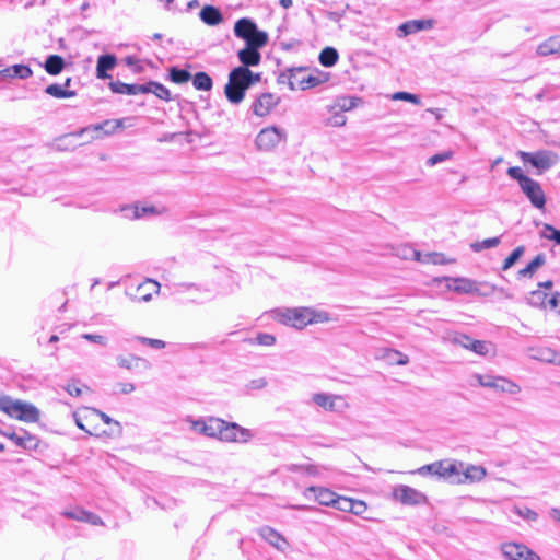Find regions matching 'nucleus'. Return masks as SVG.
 Segmentation results:
<instances>
[{
  "label": "nucleus",
  "instance_id": "12",
  "mask_svg": "<svg viewBox=\"0 0 560 560\" xmlns=\"http://www.w3.org/2000/svg\"><path fill=\"white\" fill-rule=\"evenodd\" d=\"M502 553L508 560H541L537 553L521 544H503Z\"/></svg>",
  "mask_w": 560,
  "mask_h": 560
},
{
  "label": "nucleus",
  "instance_id": "1",
  "mask_svg": "<svg viewBox=\"0 0 560 560\" xmlns=\"http://www.w3.org/2000/svg\"><path fill=\"white\" fill-rule=\"evenodd\" d=\"M261 80V73H255L245 67H235L229 73L228 83L224 86V94L232 104H240L246 91Z\"/></svg>",
  "mask_w": 560,
  "mask_h": 560
},
{
  "label": "nucleus",
  "instance_id": "45",
  "mask_svg": "<svg viewBox=\"0 0 560 560\" xmlns=\"http://www.w3.org/2000/svg\"><path fill=\"white\" fill-rule=\"evenodd\" d=\"M500 242H501V238L499 236L491 237V238H486L481 242H475L470 245V247L474 252L479 253L483 249H488V248L498 246L500 244Z\"/></svg>",
  "mask_w": 560,
  "mask_h": 560
},
{
  "label": "nucleus",
  "instance_id": "9",
  "mask_svg": "<svg viewBox=\"0 0 560 560\" xmlns=\"http://www.w3.org/2000/svg\"><path fill=\"white\" fill-rule=\"evenodd\" d=\"M393 498L405 505H419L427 502V495L419 490L406 485H398L393 488Z\"/></svg>",
  "mask_w": 560,
  "mask_h": 560
},
{
  "label": "nucleus",
  "instance_id": "41",
  "mask_svg": "<svg viewBox=\"0 0 560 560\" xmlns=\"http://www.w3.org/2000/svg\"><path fill=\"white\" fill-rule=\"evenodd\" d=\"M362 103V98L355 96H342L337 98L335 107L342 112H349L359 106Z\"/></svg>",
  "mask_w": 560,
  "mask_h": 560
},
{
  "label": "nucleus",
  "instance_id": "52",
  "mask_svg": "<svg viewBox=\"0 0 560 560\" xmlns=\"http://www.w3.org/2000/svg\"><path fill=\"white\" fill-rule=\"evenodd\" d=\"M393 100L395 101H407L412 104L419 105L421 103L420 97L416 94L409 92H396L393 95Z\"/></svg>",
  "mask_w": 560,
  "mask_h": 560
},
{
  "label": "nucleus",
  "instance_id": "14",
  "mask_svg": "<svg viewBox=\"0 0 560 560\" xmlns=\"http://www.w3.org/2000/svg\"><path fill=\"white\" fill-rule=\"evenodd\" d=\"M223 421L220 418H209L207 420H194L191 421V428L194 431L201 433L209 438H217L219 439L220 434L222 433V425Z\"/></svg>",
  "mask_w": 560,
  "mask_h": 560
},
{
  "label": "nucleus",
  "instance_id": "44",
  "mask_svg": "<svg viewBox=\"0 0 560 560\" xmlns=\"http://www.w3.org/2000/svg\"><path fill=\"white\" fill-rule=\"evenodd\" d=\"M453 260L447 259L444 254L430 252L424 253L423 264H432V265H446L452 262Z\"/></svg>",
  "mask_w": 560,
  "mask_h": 560
},
{
  "label": "nucleus",
  "instance_id": "60",
  "mask_svg": "<svg viewBox=\"0 0 560 560\" xmlns=\"http://www.w3.org/2000/svg\"><path fill=\"white\" fill-rule=\"evenodd\" d=\"M406 252L408 253H405L404 254V257L405 258H412L413 260L416 261H419V262H422L423 264V259H424V254L419 252V250H416L413 248H406L405 249Z\"/></svg>",
  "mask_w": 560,
  "mask_h": 560
},
{
  "label": "nucleus",
  "instance_id": "2",
  "mask_svg": "<svg viewBox=\"0 0 560 560\" xmlns=\"http://www.w3.org/2000/svg\"><path fill=\"white\" fill-rule=\"evenodd\" d=\"M0 410L9 417L24 422H36L39 419V410L34 405L13 399L8 395L0 396Z\"/></svg>",
  "mask_w": 560,
  "mask_h": 560
},
{
  "label": "nucleus",
  "instance_id": "35",
  "mask_svg": "<svg viewBox=\"0 0 560 560\" xmlns=\"http://www.w3.org/2000/svg\"><path fill=\"white\" fill-rule=\"evenodd\" d=\"M190 80H192V85L198 91H210L213 86L211 77L203 71L197 72Z\"/></svg>",
  "mask_w": 560,
  "mask_h": 560
},
{
  "label": "nucleus",
  "instance_id": "32",
  "mask_svg": "<svg viewBox=\"0 0 560 560\" xmlns=\"http://www.w3.org/2000/svg\"><path fill=\"white\" fill-rule=\"evenodd\" d=\"M259 535L262 539H265L266 541H268L271 546L278 548V549H281L279 542L280 541H285L283 536L278 533L276 529L269 527V526H262L260 529H259Z\"/></svg>",
  "mask_w": 560,
  "mask_h": 560
},
{
  "label": "nucleus",
  "instance_id": "54",
  "mask_svg": "<svg viewBox=\"0 0 560 560\" xmlns=\"http://www.w3.org/2000/svg\"><path fill=\"white\" fill-rule=\"evenodd\" d=\"M534 357L540 361L553 363V362H556V358L558 357V354L550 349H542V350H539V353Z\"/></svg>",
  "mask_w": 560,
  "mask_h": 560
},
{
  "label": "nucleus",
  "instance_id": "51",
  "mask_svg": "<svg viewBox=\"0 0 560 560\" xmlns=\"http://www.w3.org/2000/svg\"><path fill=\"white\" fill-rule=\"evenodd\" d=\"M352 500L353 499H350V498H347V497L337 495V499L335 501L334 508L339 510V511H342V512L351 513Z\"/></svg>",
  "mask_w": 560,
  "mask_h": 560
},
{
  "label": "nucleus",
  "instance_id": "58",
  "mask_svg": "<svg viewBox=\"0 0 560 560\" xmlns=\"http://www.w3.org/2000/svg\"><path fill=\"white\" fill-rule=\"evenodd\" d=\"M83 339L90 341V342H93V343H97V345H102V346H105L106 342H107V339L106 337L102 336V335H96V334H83L81 336Z\"/></svg>",
  "mask_w": 560,
  "mask_h": 560
},
{
  "label": "nucleus",
  "instance_id": "18",
  "mask_svg": "<svg viewBox=\"0 0 560 560\" xmlns=\"http://www.w3.org/2000/svg\"><path fill=\"white\" fill-rule=\"evenodd\" d=\"M455 342L465 349H469L476 354L486 355L491 347L490 342L482 340H475L467 335H459L455 339Z\"/></svg>",
  "mask_w": 560,
  "mask_h": 560
},
{
  "label": "nucleus",
  "instance_id": "28",
  "mask_svg": "<svg viewBox=\"0 0 560 560\" xmlns=\"http://www.w3.org/2000/svg\"><path fill=\"white\" fill-rule=\"evenodd\" d=\"M199 18L205 24L209 26L219 25L223 21L221 11L211 4H207L201 9L199 12Z\"/></svg>",
  "mask_w": 560,
  "mask_h": 560
},
{
  "label": "nucleus",
  "instance_id": "20",
  "mask_svg": "<svg viewBox=\"0 0 560 560\" xmlns=\"http://www.w3.org/2000/svg\"><path fill=\"white\" fill-rule=\"evenodd\" d=\"M4 436L13 441L18 446L25 450H36L38 446V439L35 435H32L26 430H22L21 433L5 432Z\"/></svg>",
  "mask_w": 560,
  "mask_h": 560
},
{
  "label": "nucleus",
  "instance_id": "56",
  "mask_svg": "<svg viewBox=\"0 0 560 560\" xmlns=\"http://www.w3.org/2000/svg\"><path fill=\"white\" fill-rule=\"evenodd\" d=\"M351 506H352L351 513L354 515H358V516L363 515L365 513V511L368 510L366 503L361 500L353 499Z\"/></svg>",
  "mask_w": 560,
  "mask_h": 560
},
{
  "label": "nucleus",
  "instance_id": "30",
  "mask_svg": "<svg viewBox=\"0 0 560 560\" xmlns=\"http://www.w3.org/2000/svg\"><path fill=\"white\" fill-rule=\"evenodd\" d=\"M117 364L120 368L127 369V370H133L139 366V363L142 364L143 368L148 369L150 368V362L143 358L137 357V355H130V357H122L118 355L116 358Z\"/></svg>",
  "mask_w": 560,
  "mask_h": 560
},
{
  "label": "nucleus",
  "instance_id": "21",
  "mask_svg": "<svg viewBox=\"0 0 560 560\" xmlns=\"http://www.w3.org/2000/svg\"><path fill=\"white\" fill-rule=\"evenodd\" d=\"M108 88L113 93L124 95L148 94L149 91L144 84H128L119 80L110 81Z\"/></svg>",
  "mask_w": 560,
  "mask_h": 560
},
{
  "label": "nucleus",
  "instance_id": "34",
  "mask_svg": "<svg viewBox=\"0 0 560 560\" xmlns=\"http://www.w3.org/2000/svg\"><path fill=\"white\" fill-rule=\"evenodd\" d=\"M548 300V294L540 289L532 291L526 298V301L530 306L539 308L549 307Z\"/></svg>",
  "mask_w": 560,
  "mask_h": 560
},
{
  "label": "nucleus",
  "instance_id": "55",
  "mask_svg": "<svg viewBox=\"0 0 560 560\" xmlns=\"http://www.w3.org/2000/svg\"><path fill=\"white\" fill-rule=\"evenodd\" d=\"M438 468H439V466H436V462H434V463L419 467L418 469L413 470L412 474H418L420 476H427V475L435 476Z\"/></svg>",
  "mask_w": 560,
  "mask_h": 560
},
{
  "label": "nucleus",
  "instance_id": "13",
  "mask_svg": "<svg viewBox=\"0 0 560 560\" xmlns=\"http://www.w3.org/2000/svg\"><path fill=\"white\" fill-rule=\"evenodd\" d=\"M337 493L331 491L326 487H315L311 486L303 491V497L307 500H314L318 502V504L324 506L334 508L335 501L337 499Z\"/></svg>",
  "mask_w": 560,
  "mask_h": 560
},
{
  "label": "nucleus",
  "instance_id": "7",
  "mask_svg": "<svg viewBox=\"0 0 560 560\" xmlns=\"http://www.w3.org/2000/svg\"><path fill=\"white\" fill-rule=\"evenodd\" d=\"M329 79L328 73L322 71H315L313 73H307V69L304 67L295 68V80H294V91L300 89L302 91L316 88Z\"/></svg>",
  "mask_w": 560,
  "mask_h": 560
},
{
  "label": "nucleus",
  "instance_id": "38",
  "mask_svg": "<svg viewBox=\"0 0 560 560\" xmlns=\"http://www.w3.org/2000/svg\"><path fill=\"white\" fill-rule=\"evenodd\" d=\"M144 86L149 90L148 93H152L156 97L164 100V101L171 100V92L163 84H161L156 81H150L148 83H144Z\"/></svg>",
  "mask_w": 560,
  "mask_h": 560
},
{
  "label": "nucleus",
  "instance_id": "31",
  "mask_svg": "<svg viewBox=\"0 0 560 560\" xmlns=\"http://www.w3.org/2000/svg\"><path fill=\"white\" fill-rule=\"evenodd\" d=\"M546 262L545 254H538L525 268L518 270V278H532L538 268Z\"/></svg>",
  "mask_w": 560,
  "mask_h": 560
},
{
  "label": "nucleus",
  "instance_id": "8",
  "mask_svg": "<svg viewBox=\"0 0 560 560\" xmlns=\"http://www.w3.org/2000/svg\"><path fill=\"white\" fill-rule=\"evenodd\" d=\"M476 378L480 386L493 388L497 392L508 393L511 395H515L521 392V387L516 383L502 376L477 374Z\"/></svg>",
  "mask_w": 560,
  "mask_h": 560
},
{
  "label": "nucleus",
  "instance_id": "36",
  "mask_svg": "<svg viewBox=\"0 0 560 560\" xmlns=\"http://www.w3.org/2000/svg\"><path fill=\"white\" fill-rule=\"evenodd\" d=\"M45 93L56 98H69L77 95L75 91L63 89L62 85L57 83L46 86Z\"/></svg>",
  "mask_w": 560,
  "mask_h": 560
},
{
  "label": "nucleus",
  "instance_id": "48",
  "mask_svg": "<svg viewBox=\"0 0 560 560\" xmlns=\"http://www.w3.org/2000/svg\"><path fill=\"white\" fill-rule=\"evenodd\" d=\"M540 235L541 237L553 241L556 244L560 245V230H557L551 224H544Z\"/></svg>",
  "mask_w": 560,
  "mask_h": 560
},
{
  "label": "nucleus",
  "instance_id": "25",
  "mask_svg": "<svg viewBox=\"0 0 560 560\" xmlns=\"http://www.w3.org/2000/svg\"><path fill=\"white\" fill-rule=\"evenodd\" d=\"M313 401L328 411H337L340 409L338 402H342L343 399L338 395H329L326 393H318L313 395Z\"/></svg>",
  "mask_w": 560,
  "mask_h": 560
},
{
  "label": "nucleus",
  "instance_id": "27",
  "mask_svg": "<svg viewBox=\"0 0 560 560\" xmlns=\"http://www.w3.org/2000/svg\"><path fill=\"white\" fill-rule=\"evenodd\" d=\"M160 283L152 279H145L137 287L136 299L138 302H149L152 299V293H159Z\"/></svg>",
  "mask_w": 560,
  "mask_h": 560
},
{
  "label": "nucleus",
  "instance_id": "37",
  "mask_svg": "<svg viewBox=\"0 0 560 560\" xmlns=\"http://www.w3.org/2000/svg\"><path fill=\"white\" fill-rule=\"evenodd\" d=\"M339 59L338 51L334 47H325L318 57V60L324 67H332Z\"/></svg>",
  "mask_w": 560,
  "mask_h": 560
},
{
  "label": "nucleus",
  "instance_id": "49",
  "mask_svg": "<svg viewBox=\"0 0 560 560\" xmlns=\"http://www.w3.org/2000/svg\"><path fill=\"white\" fill-rule=\"evenodd\" d=\"M136 340L142 345L149 346L152 349L160 350L165 348L166 342L161 339H154L149 337L137 336Z\"/></svg>",
  "mask_w": 560,
  "mask_h": 560
},
{
  "label": "nucleus",
  "instance_id": "57",
  "mask_svg": "<svg viewBox=\"0 0 560 560\" xmlns=\"http://www.w3.org/2000/svg\"><path fill=\"white\" fill-rule=\"evenodd\" d=\"M346 121H347V118L346 116L339 112V113H335L329 119H328V122L329 125L334 126V127H341V126H345L346 125Z\"/></svg>",
  "mask_w": 560,
  "mask_h": 560
},
{
  "label": "nucleus",
  "instance_id": "24",
  "mask_svg": "<svg viewBox=\"0 0 560 560\" xmlns=\"http://www.w3.org/2000/svg\"><path fill=\"white\" fill-rule=\"evenodd\" d=\"M237 58L241 62L240 67L249 69V67H256L260 63L261 54L259 49L245 45L243 49L238 50Z\"/></svg>",
  "mask_w": 560,
  "mask_h": 560
},
{
  "label": "nucleus",
  "instance_id": "63",
  "mask_svg": "<svg viewBox=\"0 0 560 560\" xmlns=\"http://www.w3.org/2000/svg\"><path fill=\"white\" fill-rule=\"evenodd\" d=\"M93 411L103 420L104 423L106 424H110V423H114L115 425L117 427H120L119 422L112 419L108 415H106L105 412L103 411H100L97 409H93Z\"/></svg>",
  "mask_w": 560,
  "mask_h": 560
},
{
  "label": "nucleus",
  "instance_id": "64",
  "mask_svg": "<svg viewBox=\"0 0 560 560\" xmlns=\"http://www.w3.org/2000/svg\"><path fill=\"white\" fill-rule=\"evenodd\" d=\"M117 387L121 394H130L135 390V385L132 383H118Z\"/></svg>",
  "mask_w": 560,
  "mask_h": 560
},
{
  "label": "nucleus",
  "instance_id": "15",
  "mask_svg": "<svg viewBox=\"0 0 560 560\" xmlns=\"http://www.w3.org/2000/svg\"><path fill=\"white\" fill-rule=\"evenodd\" d=\"M521 189L535 208L542 209L545 207L546 196L538 182L534 180L533 178L524 180V184H522Z\"/></svg>",
  "mask_w": 560,
  "mask_h": 560
},
{
  "label": "nucleus",
  "instance_id": "5",
  "mask_svg": "<svg viewBox=\"0 0 560 560\" xmlns=\"http://www.w3.org/2000/svg\"><path fill=\"white\" fill-rule=\"evenodd\" d=\"M288 138L287 131L283 128L276 126L266 127L261 129L256 136V147L260 151H272L281 142H285Z\"/></svg>",
  "mask_w": 560,
  "mask_h": 560
},
{
  "label": "nucleus",
  "instance_id": "10",
  "mask_svg": "<svg viewBox=\"0 0 560 560\" xmlns=\"http://www.w3.org/2000/svg\"><path fill=\"white\" fill-rule=\"evenodd\" d=\"M439 468L435 477L444 479L451 483H463L462 468L463 463L455 460H438Z\"/></svg>",
  "mask_w": 560,
  "mask_h": 560
},
{
  "label": "nucleus",
  "instance_id": "29",
  "mask_svg": "<svg viewBox=\"0 0 560 560\" xmlns=\"http://www.w3.org/2000/svg\"><path fill=\"white\" fill-rule=\"evenodd\" d=\"M65 66V59L59 55H49L44 62V69L51 75H57L62 72Z\"/></svg>",
  "mask_w": 560,
  "mask_h": 560
},
{
  "label": "nucleus",
  "instance_id": "61",
  "mask_svg": "<svg viewBox=\"0 0 560 560\" xmlns=\"http://www.w3.org/2000/svg\"><path fill=\"white\" fill-rule=\"evenodd\" d=\"M548 305L550 310L557 311L560 316V293L556 292L549 300Z\"/></svg>",
  "mask_w": 560,
  "mask_h": 560
},
{
  "label": "nucleus",
  "instance_id": "4",
  "mask_svg": "<svg viewBox=\"0 0 560 560\" xmlns=\"http://www.w3.org/2000/svg\"><path fill=\"white\" fill-rule=\"evenodd\" d=\"M278 314L281 323L298 329L317 322L315 312L310 307L287 308Z\"/></svg>",
  "mask_w": 560,
  "mask_h": 560
},
{
  "label": "nucleus",
  "instance_id": "47",
  "mask_svg": "<svg viewBox=\"0 0 560 560\" xmlns=\"http://www.w3.org/2000/svg\"><path fill=\"white\" fill-rule=\"evenodd\" d=\"M247 342H249L250 345L270 347L276 343V337L268 332H259L255 339H248Z\"/></svg>",
  "mask_w": 560,
  "mask_h": 560
},
{
  "label": "nucleus",
  "instance_id": "50",
  "mask_svg": "<svg viewBox=\"0 0 560 560\" xmlns=\"http://www.w3.org/2000/svg\"><path fill=\"white\" fill-rule=\"evenodd\" d=\"M452 156H453V152L452 151H444V152L434 154V155H432L431 158H429L427 160V165L428 166H434V165H436L439 163H442V162L451 160Z\"/></svg>",
  "mask_w": 560,
  "mask_h": 560
},
{
  "label": "nucleus",
  "instance_id": "33",
  "mask_svg": "<svg viewBox=\"0 0 560 560\" xmlns=\"http://www.w3.org/2000/svg\"><path fill=\"white\" fill-rule=\"evenodd\" d=\"M453 290L457 293H479L480 290L476 281L458 278L454 280Z\"/></svg>",
  "mask_w": 560,
  "mask_h": 560
},
{
  "label": "nucleus",
  "instance_id": "3",
  "mask_svg": "<svg viewBox=\"0 0 560 560\" xmlns=\"http://www.w3.org/2000/svg\"><path fill=\"white\" fill-rule=\"evenodd\" d=\"M234 35L245 40L246 46L260 49L268 43V34L260 31L257 24L249 18H242L234 24Z\"/></svg>",
  "mask_w": 560,
  "mask_h": 560
},
{
  "label": "nucleus",
  "instance_id": "59",
  "mask_svg": "<svg viewBox=\"0 0 560 560\" xmlns=\"http://www.w3.org/2000/svg\"><path fill=\"white\" fill-rule=\"evenodd\" d=\"M517 514L527 521L534 522V521H537V518H538L537 512H535L534 510L528 509V508L518 509Z\"/></svg>",
  "mask_w": 560,
  "mask_h": 560
},
{
  "label": "nucleus",
  "instance_id": "53",
  "mask_svg": "<svg viewBox=\"0 0 560 560\" xmlns=\"http://www.w3.org/2000/svg\"><path fill=\"white\" fill-rule=\"evenodd\" d=\"M508 175L511 178L517 180L520 187L522 186V184H524V180H528L530 178V177L524 175L522 168L518 167V166L509 167L508 168Z\"/></svg>",
  "mask_w": 560,
  "mask_h": 560
},
{
  "label": "nucleus",
  "instance_id": "17",
  "mask_svg": "<svg viewBox=\"0 0 560 560\" xmlns=\"http://www.w3.org/2000/svg\"><path fill=\"white\" fill-rule=\"evenodd\" d=\"M61 514L67 518L89 523V524L95 525V526L104 524L102 518L98 515H96L92 512L85 511L79 506H75V508H72L69 510H65Z\"/></svg>",
  "mask_w": 560,
  "mask_h": 560
},
{
  "label": "nucleus",
  "instance_id": "40",
  "mask_svg": "<svg viewBox=\"0 0 560 560\" xmlns=\"http://www.w3.org/2000/svg\"><path fill=\"white\" fill-rule=\"evenodd\" d=\"M168 79L176 84H184L191 79V74L187 69L171 67L168 70Z\"/></svg>",
  "mask_w": 560,
  "mask_h": 560
},
{
  "label": "nucleus",
  "instance_id": "23",
  "mask_svg": "<svg viewBox=\"0 0 560 560\" xmlns=\"http://www.w3.org/2000/svg\"><path fill=\"white\" fill-rule=\"evenodd\" d=\"M33 75L32 69L26 65H13L0 70V81L11 79L26 80Z\"/></svg>",
  "mask_w": 560,
  "mask_h": 560
},
{
  "label": "nucleus",
  "instance_id": "46",
  "mask_svg": "<svg viewBox=\"0 0 560 560\" xmlns=\"http://www.w3.org/2000/svg\"><path fill=\"white\" fill-rule=\"evenodd\" d=\"M525 253V247L517 246L504 260L502 265V270L505 271L510 269Z\"/></svg>",
  "mask_w": 560,
  "mask_h": 560
},
{
  "label": "nucleus",
  "instance_id": "22",
  "mask_svg": "<svg viewBox=\"0 0 560 560\" xmlns=\"http://www.w3.org/2000/svg\"><path fill=\"white\" fill-rule=\"evenodd\" d=\"M117 65V58L113 54L100 55L96 61L95 75L97 79H109L108 71L113 70Z\"/></svg>",
  "mask_w": 560,
  "mask_h": 560
},
{
  "label": "nucleus",
  "instance_id": "19",
  "mask_svg": "<svg viewBox=\"0 0 560 560\" xmlns=\"http://www.w3.org/2000/svg\"><path fill=\"white\" fill-rule=\"evenodd\" d=\"M434 26V21L431 19L410 20L398 27L399 36H408L421 31L431 30Z\"/></svg>",
  "mask_w": 560,
  "mask_h": 560
},
{
  "label": "nucleus",
  "instance_id": "11",
  "mask_svg": "<svg viewBox=\"0 0 560 560\" xmlns=\"http://www.w3.org/2000/svg\"><path fill=\"white\" fill-rule=\"evenodd\" d=\"M253 436L248 429L242 428L235 422L223 421L222 433L219 436L223 442H241L245 443Z\"/></svg>",
  "mask_w": 560,
  "mask_h": 560
},
{
  "label": "nucleus",
  "instance_id": "42",
  "mask_svg": "<svg viewBox=\"0 0 560 560\" xmlns=\"http://www.w3.org/2000/svg\"><path fill=\"white\" fill-rule=\"evenodd\" d=\"M384 357L393 364L397 365H406L409 362V358L407 354L394 350V349H386Z\"/></svg>",
  "mask_w": 560,
  "mask_h": 560
},
{
  "label": "nucleus",
  "instance_id": "6",
  "mask_svg": "<svg viewBox=\"0 0 560 560\" xmlns=\"http://www.w3.org/2000/svg\"><path fill=\"white\" fill-rule=\"evenodd\" d=\"M520 156L524 163H529L541 174L558 163V154L549 150H539L536 152H520Z\"/></svg>",
  "mask_w": 560,
  "mask_h": 560
},
{
  "label": "nucleus",
  "instance_id": "26",
  "mask_svg": "<svg viewBox=\"0 0 560 560\" xmlns=\"http://www.w3.org/2000/svg\"><path fill=\"white\" fill-rule=\"evenodd\" d=\"M536 54L541 57H560V35L550 36L545 42L540 43L536 49Z\"/></svg>",
  "mask_w": 560,
  "mask_h": 560
},
{
  "label": "nucleus",
  "instance_id": "43",
  "mask_svg": "<svg viewBox=\"0 0 560 560\" xmlns=\"http://www.w3.org/2000/svg\"><path fill=\"white\" fill-rule=\"evenodd\" d=\"M294 80H295V68H288L284 71H281L278 75L279 84H288L291 91H294Z\"/></svg>",
  "mask_w": 560,
  "mask_h": 560
},
{
  "label": "nucleus",
  "instance_id": "62",
  "mask_svg": "<svg viewBox=\"0 0 560 560\" xmlns=\"http://www.w3.org/2000/svg\"><path fill=\"white\" fill-rule=\"evenodd\" d=\"M65 389L73 397H79L82 394L81 388L75 383H69Z\"/></svg>",
  "mask_w": 560,
  "mask_h": 560
},
{
  "label": "nucleus",
  "instance_id": "39",
  "mask_svg": "<svg viewBox=\"0 0 560 560\" xmlns=\"http://www.w3.org/2000/svg\"><path fill=\"white\" fill-rule=\"evenodd\" d=\"M486 469L481 466L469 465L464 474H462L463 482L466 480L480 481L486 477Z\"/></svg>",
  "mask_w": 560,
  "mask_h": 560
},
{
  "label": "nucleus",
  "instance_id": "16",
  "mask_svg": "<svg viewBox=\"0 0 560 560\" xmlns=\"http://www.w3.org/2000/svg\"><path fill=\"white\" fill-rule=\"evenodd\" d=\"M280 98L272 93L260 94L252 105L253 113L258 117H264L278 105Z\"/></svg>",
  "mask_w": 560,
  "mask_h": 560
}]
</instances>
